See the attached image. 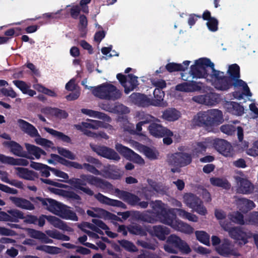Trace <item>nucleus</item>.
I'll return each mask as SVG.
<instances>
[{"instance_id":"nucleus-1","label":"nucleus","mask_w":258,"mask_h":258,"mask_svg":"<svg viewBox=\"0 0 258 258\" xmlns=\"http://www.w3.org/2000/svg\"><path fill=\"white\" fill-rule=\"evenodd\" d=\"M189 74L192 79H206L218 90H226L232 85L231 79L225 77L223 72L216 70L214 63L207 58L196 60L191 66Z\"/></svg>"},{"instance_id":"nucleus-2","label":"nucleus","mask_w":258,"mask_h":258,"mask_svg":"<svg viewBox=\"0 0 258 258\" xmlns=\"http://www.w3.org/2000/svg\"><path fill=\"white\" fill-rule=\"evenodd\" d=\"M152 212H146L143 214L142 219L146 222L153 223L157 221L168 225L175 230L186 234L193 232L194 229L188 224L177 219L173 214L174 210L169 209L160 201L151 203Z\"/></svg>"},{"instance_id":"nucleus-3","label":"nucleus","mask_w":258,"mask_h":258,"mask_svg":"<svg viewBox=\"0 0 258 258\" xmlns=\"http://www.w3.org/2000/svg\"><path fill=\"white\" fill-rule=\"evenodd\" d=\"M67 182L71 185L74 189L80 190L89 196L94 195V192L86 186V182L107 190L109 192L113 190V186L110 183L91 175L82 174L80 176V178H72Z\"/></svg>"},{"instance_id":"nucleus-4","label":"nucleus","mask_w":258,"mask_h":258,"mask_svg":"<svg viewBox=\"0 0 258 258\" xmlns=\"http://www.w3.org/2000/svg\"><path fill=\"white\" fill-rule=\"evenodd\" d=\"M67 182L71 185L74 189L80 190L89 196L94 195V192L86 186V182L107 190L109 192L113 190V186L110 183L91 175L82 174L80 176V178H72Z\"/></svg>"},{"instance_id":"nucleus-5","label":"nucleus","mask_w":258,"mask_h":258,"mask_svg":"<svg viewBox=\"0 0 258 258\" xmlns=\"http://www.w3.org/2000/svg\"><path fill=\"white\" fill-rule=\"evenodd\" d=\"M42 204L53 214L66 220H78L76 214L70 208L51 199H40Z\"/></svg>"},{"instance_id":"nucleus-6","label":"nucleus","mask_w":258,"mask_h":258,"mask_svg":"<svg viewBox=\"0 0 258 258\" xmlns=\"http://www.w3.org/2000/svg\"><path fill=\"white\" fill-rule=\"evenodd\" d=\"M223 121L222 112L218 109H209L198 113L192 119V123L197 125L212 126L221 123Z\"/></svg>"},{"instance_id":"nucleus-7","label":"nucleus","mask_w":258,"mask_h":258,"mask_svg":"<svg viewBox=\"0 0 258 258\" xmlns=\"http://www.w3.org/2000/svg\"><path fill=\"white\" fill-rule=\"evenodd\" d=\"M92 93L94 96L101 99L115 100L121 96V92L114 85L105 83L92 87Z\"/></svg>"},{"instance_id":"nucleus-8","label":"nucleus","mask_w":258,"mask_h":258,"mask_svg":"<svg viewBox=\"0 0 258 258\" xmlns=\"http://www.w3.org/2000/svg\"><path fill=\"white\" fill-rule=\"evenodd\" d=\"M163 248L166 252L173 254L178 253L177 248L185 254H188L191 251L186 242L174 234H172L168 237L167 243L164 245Z\"/></svg>"},{"instance_id":"nucleus-9","label":"nucleus","mask_w":258,"mask_h":258,"mask_svg":"<svg viewBox=\"0 0 258 258\" xmlns=\"http://www.w3.org/2000/svg\"><path fill=\"white\" fill-rule=\"evenodd\" d=\"M18 124L23 132L32 138H35V142L37 144L47 148L53 147V143L48 140L41 138L37 130L32 124L21 119L18 120Z\"/></svg>"},{"instance_id":"nucleus-10","label":"nucleus","mask_w":258,"mask_h":258,"mask_svg":"<svg viewBox=\"0 0 258 258\" xmlns=\"http://www.w3.org/2000/svg\"><path fill=\"white\" fill-rule=\"evenodd\" d=\"M191 161L190 155L187 153H178L168 156L167 162L173 172H178V168L189 164Z\"/></svg>"},{"instance_id":"nucleus-11","label":"nucleus","mask_w":258,"mask_h":258,"mask_svg":"<svg viewBox=\"0 0 258 258\" xmlns=\"http://www.w3.org/2000/svg\"><path fill=\"white\" fill-rule=\"evenodd\" d=\"M234 178L236 183L237 192L244 195L252 193L254 189V185L243 173L237 174Z\"/></svg>"},{"instance_id":"nucleus-12","label":"nucleus","mask_w":258,"mask_h":258,"mask_svg":"<svg viewBox=\"0 0 258 258\" xmlns=\"http://www.w3.org/2000/svg\"><path fill=\"white\" fill-rule=\"evenodd\" d=\"M220 224L225 230L228 231L231 238L239 241L240 244H244L247 242V239L250 237V235L243 231L240 228H231L228 224L225 222H221Z\"/></svg>"},{"instance_id":"nucleus-13","label":"nucleus","mask_w":258,"mask_h":258,"mask_svg":"<svg viewBox=\"0 0 258 258\" xmlns=\"http://www.w3.org/2000/svg\"><path fill=\"white\" fill-rule=\"evenodd\" d=\"M91 148L93 151L98 155L110 160L118 161L120 157L118 154L112 149L104 146H97L90 145Z\"/></svg>"},{"instance_id":"nucleus-14","label":"nucleus","mask_w":258,"mask_h":258,"mask_svg":"<svg viewBox=\"0 0 258 258\" xmlns=\"http://www.w3.org/2000/svg\"><path fill=\"white\" fill-rule=\"evenodd\" d=\"M115 148L117 152L122 155L126 159L139 164H143L144 163V159L140 156L121 144L116 143Z\"/></svg>"},{"instance_id":"nucleus-15","label":"nucleus","mask_w":258,"mask_h":258,"mask_svg":"<svg viewBox=\"0 0 258 258\" xmlns=\"http://www.w3.org/2000/svg\"><path fill=\"white\" fill-rule=\"evenodd\" d=\"M211 144L222 155L225 157H230L233 155V149L231 144L222 139L212 140Z\"/></svg>"},{"instance_id":"nucleus-16","label":"nucleus","mask_w":258,"mask_h":258,"mask_svg":"<svg viewBox=\"0 0 258 258\" xmlns=\"http://www.w3.org/2000/svg\"><path fill=\"white\" fill-rule=\"evenodd\" d=\"M117 78L124 88L126 94L133 91L138 85L137 77L133 75H128L126 77L122 74H118Z\"/></svg>"},{"instance_id":"nucleus-17","label":"nucleus","mask_w":258,"mask_h":258,"mask_svg":"<svg viewBox=\"0 0 258 258\" xmlns=\"http://www.w3.org/2000/svg\"><path fill=\"white\" fill-rule=\"evenodd\" d=\"M25 147L27 150L26 156L24 158L30 160L39 159L41 155H45L46 152L39 147L29 143H25Z\"/></svg>"},{"instance_id":"nucleus-18","label":"nucleus","mask_w":258,"mask_h":258,"mask_svg":"<svg viewBox=\"0 0 258 258\" xmlns=\"http://www.w3.org/2000/svg\"><path fill=\"white\" fill-rule=\"evenodd\" d=\"M81 229L92 239H97L99 238L97 233L103 235V232L95 226L93 223L84 222L80 225Z\"/></svg>"},{"instance_id":"nucleus-19","label":"nucleus","mask_w":258,"mask_h":258,"mask_svg":"<svg viewBox=\"0 0 258 258\" xmlns=\"http://www.w3.org/2000/svg\"><path fill=\"white\" fill-rule=\"evenodd\" d=\"M203 87V84L201 82L191 81L178 84L175 89L179 91L191 92L201 90Z\"/></svg>"},{"instance_id":"nucleus-20","label":"nucleus","mask_w":258,"mask_h":258,"mask_svg":"<svg viewBox=\"0 0 258 258\" xmlns=\"http://www.w3.org/2000/svg\"><path fill=\"white\" fill-rule=\"evenodd\" d=\"M149 131L152 136L156 137L173 136V133L171 131L155 123H153L150 125Z\"/></svg>"},{"instance_id":"nucleus-21","label":"nucleus","mask_w":258,"mask_h":258,"mask_svg":"<svg viewBox=\"0 0 258 258\" xmlns=\"http://www.w3.org/2000/svg\"><path fill=\"white\" fill-rule=\"evenodd\" d=\"M148 231L151 235L157 237L161 240H164L166 236L170 232L168 228L162 225H156L150 227Z\"/></svg>"},{"instance_id":"nucleus-22","label":"nucleus","mask_w":258,"mask_h":258,"mask_svg":"<svg viewBox=\"0 0 258 258\" xmlns=\"http://www.w3.org/2000/svg\"><path fill=\"white\" fill-rule=\"evenodd\" d=\"M216 250L220 255L225 257L236 254L232 244L228 239H224L220 245L216 247Z\"/></svg>"},{"instance_id":"nucleus-23","label":"nucleus","mask_w":258,"mask_h":258,"mask_svg":"<svg viewBox=\"0 0 258 258\" xmlns=\"http://www.w3.org/2000/svg\"><path fill=\"white\" fill-rule=\"evenodd\" d=\"M0 162L14 166H27L29 165V161L24 158H14L12 157L7 156L0 154Z\"/></svg>"},{"instance_id":"nucleus-24","label":"nucleus","mask_w":258,"mask_h":258,"mask_svg":"<svg viewBox=\"0 0 258 258\" xmlns=\"http://www.w3.org/2000/svg\"><path fill=\"white\" fill-rule=\"evenodd\" d=\"M234 198L237 208L242 212H247L255 207L254 203L251 200L238 197H234Z\"/></svg>"},{"instance_id":"nucleus-25","label":"nucleus","mask_w":258,"mask_h":258,"mask_svg":"<svg viewBox=\"0 0 258 258\" xmlns=\"http://www.w3.org/2000/svg\"><path fill=\"white\" fill-rule=\"evenodd\" d=\"M14 171L15 174L22 179L33 180L37 177L36 173L34 171L26 168L16 167Z\"/></svg>"},{"instance_id":"nucleus-26","label":"nucleus","mask_w":258,"mask_h":258,"mask_svg":"<svg viewBox=\"0 0 258 258\" xmlns=\"http://www.w3.org/2000/svg\"><path fill=\"white\" fill-rule=\"evenodd\" d=\"M3 145L8 148L14 155L24 158L26 156V152L23 147L18 143L13 141L4 142Z\"/></svg>"},{"instance_id":"nucleus-27","label":"nucleus","mask_w":258,"mask_h":258,"mask_svg":"<svg viewBox=\"0 0 258 258\" xmlns=\"http://www.w3.org/2000/svg\"><path fill=\"white\" fill-rule=\"evenodd\" d=\"M114 193L117 197L132 205H136L139 201V199L136 196L117 188L115 189Z\"/></svg>"},{"instance_id":"nucleus-28","label":"nucleus","mask_w":258,"mask_h":258,"mask_svg":"<svg viewBox=\"0 0 258 258\" xmlns=\"http://www.w3.org/2000/svg\"><path fill=\"white\" fill-rule=\"evenodd\" d=\"M9 199L16 206L19 208L28 210H32L34 209L33 205L30 202L24 199L10 197Z\"/></svg>"},{"instance_id":"nucleus-29","label":"nucleus","mask_w":258,"mask_h":258,"mask_svg":"<svg viewBox=\"0 0 258 258\" xmlns=\"http://www.w3.org/2000/svg\"><path fill=\"white\" fill-rule=\"evenodd\" d=\"M94 197L100 203L103 204L120 207L124 206V205L121 202L110 199L100 193L95 195Z\"/></svg>"},{"instance_id":"nucleus-30","label":"nucleus","mask_w":258,"mask_h":258,"mask_svg":"<svg viewBox=\"0 0 258 258\" xmlns=\"http://www.w3.org/2000/svg\"><path fill=\"white\" fill-rule=\"evenodd\" d=\"M154 99L150 100L151 105L155 106L165 107L167 106L166 101H164L163 98L164 97V92L161 89H156L154 91Z\"/></svg>"},{"instance_id":"nucleus-31","label":"nucleus","mask_w":258,"mask_h":258,"mask_svg":"<svg viewBox=\"0 0 258 258\" xmlns=\"http://www.w3.org/2000/svg\"><path fill=\"white\" fill-rule=\"evenodd\" d=\"M86 212L88 216L94 218L105 219L109 217L110 215L106 210L97 207H91Z\"/></svg>"},{"instance_id":"nucleus-32","label":"nucleus","mask_w":258,"mask_h":258,"mask_svg":"<svg viewBox=\"0 0 258 258\" xmlns=\"http://www.w3.org/2000/svg\"><path fill=\"white\" fill-rule=\"evenodd\" d=\"M46 219L55 228L65 231H72L71 228L68 226L64 222L57 217L48 216L46 217Z\"/></svg>"},{"instance_id":"nucleus-33","label":"nucleus","mask_w":258,"mask_h":258,"mask_svg":"<svg viewBox=\"0 0 258 258\" xmlns=\"http://www.w3.org/2000/svg\"><path fill=\"white\" fill-rule=\"evenodd\" d=\"M130 98L133 102L140 106L151 105L150 99L143 94L133 93L130 96Z\"/></svg>"},{"instance_id":"nucleus-34","label":"nucleus","mask_w":258,"mask_h":258,"mask_svg":"<svg viewBox=\"0 0 258 258\" xmlns=\"http://www.w3.org/2000/svg\"><path fill=\"white\" fill-rule=\"evenodd\" d=\"M7 217V222H18L19 219L24 218V214L21 211L17 209H11L6 212Z\"/></svg>"},{"instance_id":"nucleus-35","label":"nucleus","mask_w":258,"mask_h":258,"mask_svg":"<svg viewBox=\"0 0 258 258\" xmlns=\"http://www.w3.org/2000/svg\"><path fill=\"white\" fill-rule=\"evenodd\" d=\"M100 121L90 119L88 122H83L81 124L75 125V127L78 130L84 131V128L98 130L100 128Z\"/></svg>"},{"instance_id":"nucleus-36","label":"nucleus","mask_w":258,"mask_h":258,"mask_svg":"<svg viewBox=\"0 0 258 258\" xmlns=\"http://www.w3.org/2000/svg\"><path fill=\"white\" fill-rule=\"evenodd\" d=\"M14 84L18 87L24 94H27L30 96H33L36 94L35 91L30 89V86L25 82L20 80L13 81Z\"/></svg>"},{"instance_id":"nucleus-37","label":"nucleus","mask_w":258,"mask_h":258,"mask_svg":"<svg viewBox=\"0 0 258 258\" xmlns=\"http://www.w3.org/2000/svg\"><path fill=\"white\" fill-rule=\"evenodd\" d=\"M180 116L179 111L174 108H170L163 112L162 118L169 121H174L179 118Z\"/></svg>"},{"instance_id":"nucleus-38","label":"nucleus","mask_w":258,"mask_h":258,"mask_svg":"<svg viewBox=\"0 0 258 258\" xmlns=\"http://www.w3.org/2000/svg\"><path fill=\"white\" fill-rule=\"evenodd\" d=\"M111 166L106 167L102 170V175L107 178L113 179H119L122 175V173L118 170H113L110 168Z\"/></svg>"},{"instance_id":"nucleus-39","label":"nucleus","mask_w":258,"mask_h":258,"mask_svg":"<svg viewBox=\"0 0 258 258\" xmlns=\"http://www.w3.org/2000/svg\"><path fill=\"white\" fill-rule=\"evenodd\" d=\"M189 63L190 61L188 60L183 61L182 64L169 63L166 65V68L170 72L174 71H183L187 69Z\"/></svg>"},{"instance_id":"nucleus-40","label":"nucleus","mask_w":258,"mask_h":258,"mask_svg":"<svg viewBox=\"0 0 258 258\" xmlns=\"http://www.w3.org/2000/svg\"><path fill=\"white\" fill-rule=\"evenodd\" d=\"M233 80L234 82L233 83V85L235 88L241 89L243 95L247 96H251V93L250 92L249 89L245 82L242 80L238 79V78Z\"/></svg>"},{"instance_id":"nucleus-41","label":"nucleus","mask_w":258,"mask_h":258,"mask_svg":"<svg viewBox=\"0 0 258 258\" xmlns=\"http://www.w3.org/2000/svg\"><path fill=\"white\" fill-rule=\"evenodd\" d=\"M226 107L228 109L229 112L232 114L240 116L244 113V108L239 104L231 102L226 104Z\"/></svg>"},{"instance_id":"nucleus-42","label":"nucleus","mask_w":258,"mask_h":258,"mask_svg":"<svg viewBox=\"0 0 258 258\" xmlns=\"http://www.w3.org/2000/svg\"><path fill=\"white\" fill-rule=\"evenodd\" d=\"M92 222L99 229L100 228L105 230L106 234L109 237L113 238L117 236V234L110 231L108 226L103 221L98 219H93L92 220Z\"/></svg>"},{"instance_id":"nucleus-43","label":"nucleus","mask_w":258,"mask_h":258,"mask_svg":"<svg viewBox=\"0 0 258 258\" xmlns=\"http://www.w3.org/2000/svg\"><path fill=\"white\" fill-rule=\"evenodd\" d=\"M184 203L190 208L194 209L200 203V199L191 194H186L183 197Z\"/></svg>"},{"instance_id":"nucleus-44","label":"nucleus","mask_w":258,"mask_h":258,"mask_svg":"<svg viewBox=\"0 0 258 258\" xmlns=\"http://www.w3.org/2000/svg\"><path fill=\"white\" fill-rule=\"evenodd\" d=\"M210 181L212 185L225 189H229L231 186L228 181L224 178L213 177L210 178Z\"/></svg>"},{"instance_id":"nucleus-45","label":"nucleus","mask_w":258,"mask_h":258,"mask_svg":"<svg viewBox=\"0 0 258 258\" xmlns=\"http://www.w3.org/2000/svg\"><path fill=\"white\" fill-rule=\"evenodd\" d=\"M212 143V139L208 138L205 140L204 143H199L197 144L195 147L193 151V154L198 156L200 154L203 153L206 151V148L210 146Z\"/></svg>"},{"instance_id":"nucleus-46","label":"nucleus","mask_w":258,"mask_h":258,"mask_svg":"<svg viewBox=\"0 0 258 258\" xmlns=\"http://www.w3.org/2000/svg\"><path fill=\"white\" fill-rule=\"evenodd\" d=\"M44 128L46 132L49 133L50 134H51L54 137L57 138L58 139H59L62 141L66 143L71 142V139L70 138V137L65 135L63 133L48 127H44Z\"/></svg>"},{"instance_id":"nucleus-47","label":"nucleus","mask_w":258,"mask_h":258,"mask_svg":"<svg viewBox=\"0 0 258 258\" xmlns=\"http://www.w3.org/2000/svg\"><path fill=\"white\" fill-rule=\"evenodd\" d=\"M175 210L178 216L183 219H186L194 222H196L198 221V217L194 214L188 213L182 209H176Z\"/></svg>"},{"instance_id":"nucleus-48","label":"nucleus","mask_w":258,"mask_h":258,"mask_svg":"<svg viewBox=\"0 0 258 258\" xmlns=\"http://www.w3.org/2000/svg\"><path fill=\"white\" fill-rule=\"evenodd\" d=\"M197 239L201 243L209 246L210 235L204 231H197L195 233Z\"/></svg>"},{"instance_id":"nucleus-49","label":"nucleus","mask_w":258,"mask_h":258,"mask_svg":"<svg viewBox=\"0 0 258 258\" xmlns=\"http://www.w3.org/2000/svg\"><path fill=\"white\" fill-rule=\"evenodd\" d=\"M81 112L90 117L99 119H105L107 117L104 113L91 109L83 108L81 109Z\"/></svg>"},{"instance_id":"nucleus-50","label":"nucleus","mask_w":258,"mask_h":258,"mask_svg":"<svg viewBox=\"0 0 258 258\" xmlns=\"http://www.w3.org/2000/svg\"><path fill=\"white\" fill-rule=\"evenodd\" d=\"M36 249L45 251L50 254H57L60 252V249L55 246L49 245H40L36 247Z\"/></svg>"},{"instance_id":"nucleus-51","label":"nucleus","mask_w":258,"mask_h":258,"mask_svg":"<svg viewBox=\"0 0 258 258\" xmlns=\"http://www.w3.org/2000/svg\"><path fill=\"white\" fill-rule=\"evenodd\" d=\"M237 134L239 141L241 142L239 144V147L242 151L247 150L248 146V143L246 141H242L243 139V130L241 127H238L237 128Z\"/></svg>"},{"instance_id":"nucleus-52","label":"nucleus","mask_w":258,"mask_h":258,"mask_svg":"<svg viewBox=\"0 0 258 258\" xmlns=\"http://www.w3.org/2000/svg\"><path fill=\"white\" fill-rule=\"evenodd\" d=\"M239 71L240 69L239 66L236 64H233L229 67L228 73L231 79L235 80L240 77Z\"/></svg>"},{"instance_id":"nucleus-53","label":"nucleus","mask_w":258,"mask_h":258,"mask_svg":"<svg viewBox=\"0 0 258 258\" xmlns=\"http://www.w3.org/2000/svg\"><path fill=\"white\" fill-rule=\"evenodd\" d=\"M144 153L145 156L151 160H154L158 158L159 153L155 149L148 147L144 148Z\"/></svg>"},{"instance_id":"nucleus-54","label":"nucleus","mask_w":258,"mask_h":258,"mask_svg":"<svg viewBox=\"0 0 258 258\" xmlns=\"http://www.w3.org/2000/svg\"><path fill=\"white\" fill-rule=\"evenodd\" d=\"M33 88L38 92L43 93L51 97L56 96V94L53 91L46 88L39 84H34Z\"/></svg>"},{"instance_id":"nucleus-55","label":"nucleus","mask_w":258,"mask_h":258,"mask_svg":"<svg viewBox=\"0 0 258 258\" xmlns=\"http://www.w3.org/2000/svg\"><path fill=\"white\" fill-rule=\"evenodd\" d=\"M118 242L121 246L127 251L134 252L137 250L136 246L133 243L128 241L122 240L118 241Z\"/></svg>"},{"instance_id":"nucleus-56","label":"nucleus","mask_w":258,"mask_h":258,"mask_svg":"<svg viewBox=\"0 0 258 258\" xmlns=\"http://www.w3.org/2000/svg\"><path fill=\"white\" fill-rule=\"evenodd\" d=\"M229 218L232 222L235 223L239 224H244L243 215L239 212H235L230 215Z\"/></svg>"},{"instance_id":"nucleus-57","label":"nucleus","mask_w":258,"mask_h":258,"mask_svg":"<svg viewBox=\"0 0 258 258\" xmlns=\"http://www.w3.org/2000/svg\"><path fill=\"white\" fill-rule=\"evenodd\" d=\"M57 150L58 153L60 155L64 156L66 158L71 160H75L76 159V156L70 151L66 149L63 148H58Z\"/></svg>"},{"instance_id":"nucleus-58","label":"nucleus","mask_w":258,"mask_h":258,"mask_svg":"<svg viewBox=\"0 0 258 258\" xmlns=\"http://www.w3.org/2000/svg\"><path fill=\"white\" fill-rule=\"evenodd\" d=\"M156 119L154 117L147 114L145 116V119L143 121L139 122L136 125V130L138 132L142 131V126L146 123H148L154 121Z\"/></svg>"},{"instance_id":"nucleus-59","label":"nucleus","mask_w":258,"mask_h":258,"mask_svg":"<svg viewBox=\"0 0 258 258\" xmlns=\"http://www.w3.org/2000/svg\"><path fill=\"white\" fill-rule=\"evenodd\" d=\"M50 170L56 176L67 180L66 181L67 183L70 180L69 179V176L67 173L54 168H50Z\"/></svg>"},{"instance_id":"nucleus-60","label":"nucleus","mask_w":258,"mask_h":258,"mask_svg":"<svg viewBox=\"0 0 258 258\" xmlns=\"http://www.w3.org/2000/svg\"><path fill=\"white\" fill-rule=\"evenodd\" d=\"M238 127H235L231 124L223 125L221 126V131L224 134L231 135L234 133L235 130H237Z\"/></svg>"},{"instance_id":"nucleus-61","label":"nucleus","mask_w":258,"mask_h":258,"mask_svg":"<svg viewBox=\"0 0 258 258\" xmlns=\"http://www.w3.org/2000/svg\"><path fill=\"white\" fill-rule=\"evenodd\" d=\"M246 153L250 156H258V140L253 143L250 148L246 150Z\"/></svg>"},{"instance_id":"nucleus-62","label":"nucleus","mask_w":258,"mask_h":258,"mask_svg":"<svg viewBox=\"0 0 258 258\" xmlns=\"http://www.w3.org/2000/svg\"><path fill=\"white\" fill-rule=\"evenodd\" d=\"M204 104L207 105H213L216 102L215 95L213 93H208L205 95Z\"/></svg>"},{"instance_id":"nucleus-63","label":"nucleus","mask_w":258,"mask_h":258,"mask_svg":"<svg viewBox=\"0 0 258 258\" xmlns=\"http://www.w3.org/2000/svg\"><path fill=\"white\" fill-rule=\"evenodd\" d=\"M1 93L6 96H9L12 98H15L17 96L16 93L11 88H2L0 90Z\"/></svg>"},{"instance_id":"nucleus-64","label":"nucleus","mask_w":258,"mask_h":258,"mask_svg":"<svg viewBox=\"0 0 258 258\" xmlns=\"http://www.w3.org/2000/svg\"><path fill=\"white\" fill-rule=\"evenodd\" d=\"M246 223L256 224L258 225V212H254L249 215L248 219L246 220Z\"/></svg>"}]
</instances>
